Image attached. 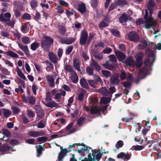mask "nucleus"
<instances>
[{"mask_svg":"<svg viewBox=\"0 0 161 161\" xmlns=\"http://www.w3.org/2000/svg\"><path fill=\"white\" fill-rule=\"evenodd\" d=\"M156 24V21L151 16L148 18L144 19V25L145 27L148 29H150L155 26Z\"/></svg>","mask_w":161,"mask_h":161,"instance_id":"nucleus-1","label":"nucleus"},{"mask_svg":"<svg viewBox=\"0 0 161 161\" xmlns=\"http://www.w3.org/2000/svg\"><path fill=\"white\" fill-rule=\"evenodd\" d=\"M53 42V41L52 38L48 36H44L42 42V47L44 49L47 50L49 48L48 46Z\"/></svg>","mask_w":161,"mask_h":161,"instance_id":"nucleus-2","label":"nucleus"},{"mask_svg":"<svg viewBox=\"0 0 161 161\" xmlns=\"http://www.w3.org/2000/svg\"><path fill=\"white\" fill-rule=\"evenodd\" d=\"M110 61L114 62H116L117 61L116 58L114 55H110L109 56V60L107 61L105 64H103V65L106 69L112 70L114 69V66L108 64Z\"/></svg>","mask_w":161,"mask_h":161,"instance_id":"nucleus-3","label":"nucleus"},{"mask_svg":"<svg viewBox=\"0 0 161 161\" xmlns=\"http://www.w3.org/2000/svg\"><path fill=\"white\" fill-rule=\"evenodd\" d=\"M84 109L87 112L90 111L91 114H94L100 113L101 109L99 107H97L95 106H91L90 107V109L86 106L84 107Z\"/></svg>","mask_w":161,"mask_h":161,"instance_id":"nucleus-4","label":"nucleus"},{"mask_svg":"<svg viewBox=\"0 0 161 161\" xmlns=\"http://www.w3.org/2000/svg\"><path fill=\"white\" fill-rule=\"evenodd\" d=\"M129 39L131 41L136 42L139 40V35L136 32L132 31L130 32L128 35Z\"/></svg>","mask_w":161,"mask_h":161,"instance_id":"nucleus-5","label":"nucleus"},{"mask_svg":"<svg viewBox=\"0 0 161 161\" xmlns=\"http://www.w3.org/2000/svg\"><path fill=\"white\" fill-rule=\"evenodd\" d=\"M88 37L87 33L85 31L81 32L80 38V44L81 45H85L86 42Z\"/></svg>","mask_w":161,"mask_h":161,"instance_id":"nucleus-6","label":"nucleus"},{"mask_svg":"<svg viewBox=\"0 0 161 161\" xmlns=\"http://www.w3.org/2000/svg\"><path fill=\"white\" fill-rule=\"evenodd\" d=\"M11 15L9 13L2 14L0 15V20L3 22H7L10 20Z\"/></svg>","mask_w":161,"mask_h":161,"instance_id":"nucleus-7","label":"nucleus"},{"mask_svg":"<svg viewBox=\"0 0 161 161\" xmlns=\"http://www.w3.org/2000/svg\"><path fill=\"white\" fill-rule=\"evenodd\" d=\"M148 9L151 15L155 9V6L154 0H150L147 5Z\"/></svg>","mask_w":161,"mask_h":161,"instance_id":"nucleus-8","label":"nucleus"},{"mask_svg":"<svg viewBox=\"0 0 161 161\" xmlns=\"http://www.w3.org/2000/svg\"><path fill=\"white\" fill-rule=\"evenodd\" d=\"M48 56L50 60L53 63H57L58 59L57 56L52 52H50L48 53Z\"/></svg>","mask_w":161,"mask_h":161,"instance_id":"nucleus-9","label":"nucleus"},{"mask_svg":"<svg viewBox=\"0 0 161 161\" xmlns=\"http://www.w3.org/2000/svg\"><path fill=\"white\" fill-rule=\"evenodd\" d=\"M110 80L111 83L116 85H117L119 81L118 76L116 74L113 75Z\"/></svg>","mask_w":161,"mask_h":161,"instance_id":"nucleus-10","label":"nucleus"},{"mask_svg":"<svg viewBox=\"0 0 161 161\" xmlns=\"http://www.w3.org/2000/svg\"><path fill=\"white\" fill-rule=\"evenodd\" d=\"M78 11L81 14H83L86 11V7L85 3L81 2L79 3L78 8Z\"/></svg>","mask_w":161,"mask_h":161,"instance_id":"nucleus-11","label":"nucleus"},{"mask_svg":"<svg viewBox=\"0 0 161 161\" xmlns=\"http://www.w3.org/2000/svg\"><path fill=\"white\" fill-rule=\"evenodd\" d=\"M115 53L118 58L120 61H122L126 58V56L119 51H115Z\"/></svg>","mask_w":161,"mask_h":161,"instance_id":"nucleus-12","label":"nucleus"},{"mask_svg":"<svg viewBox=\"0 0 161 161\" xmlns=\"http://www.w3.org/2000/svg\"><path fill=\"white\" fill-rule=\"evenodd\" d=\"M75 39L73 38H69L65 39H62L61 42L63 43H66L67 44H70L74 42Z\"/></svg>","mask_w":161,"mask_h":161,"instance_id":"nucleus-13","label":"nucleus"},{"mask_svg":"<svg viewBox=\"0 0 161 161\" xmlns=\"http://www.w3.org/2000/svg\"><path fill=\"white\" fill-rule=\"evenodd\" d=\"M43 132L42 131H31L29 132V135L33 137H36L42 135Z\"/></svg>","mask_w":161,"mask_h":161,"instance_id":"nucleus-14","label":"nucleus"},{"mask_svg":"<svg viewBox=\"0 0 161 161\" xmlns=\"http://www.w3.org/2000/svg\"><path fill=\"white\" fill-rule=\"evenodd\" d=\"M19 47L27 55H29V52L27 46L23 45L20 43H18Z\"/></svg>","mask_w":161,"mask_h":161,"instance_id":"nucleus-15","label":"nucleus"},{"mask_svg":"<svg viewBox=\"0 0 161 161\" xmlns=\"http://www.w3.org/2000/svg\"><path fill=\"white\" fill-rule=\"evenodd\" d=\"M124 63L127 66H133L135 64V61L130 57L127 58Z\"/></svg>","mask_w":161,"mask_h":161,"instance_id":"nucleus-16","label":"nucleus"},{"mask_svg":"<svg viewBox=\"0 0 161 161\" xmlns=\"http://www.w3.org/2000/svg\"><path fill=\"white\" fill-rule=\"evenodd\" d=\"M130 157V155L129 154H125L124 153H119L117 156L118 158H121L124 159H128Z\"/></svg>","mask_w":161,"mask_h":161,"instance_id":"nucleus-17","label":"nucleus"},{"mask_svg":"<svg viewBox=\"0 0 161 161\" xmlns=\"http://www.w3.org/2000/svg\"><path fill=\"white\" fill-rule=\"evenodd\" d=\"M70 79L73 83H75L77 82L78 81V78L77 74L74 72L71 73Z\"/></svg>","mask_w":161,"mask_h":161,"instance_id":"nucleus-18","label":"nucleus"},{"mask_svg":"<svg viewBox=\"0 0 161 161\" xmlns=\"http://www.w3.org/2000/svg\"><path fill=\"white\" fill-rule=\"evenodd\" d=\"M67 152V149H62L61 150L58 157V160L62 161Z\"/></svg>","mask_w":161,"mask_h":161,"instance_id":"nucleus-19","label":"nucleus"},{"mask_svg":"<svg viewBox=\"0 0 161 161\" xmlns=\"http://www.w3.org/2000/svg\"><path fill=\"white\" fill-rule=\"evenodd\" d=\"M80 83L81 86L83 88L87 89L88 88V85L86 80L83 78H81L80 80Z\"/></svg>","mask_w":161,"mask_h":161,"instance_id":"nucleus-20","label":"nucleus"},{"mask_svg":"<svg viewBox=\"0 0 161 161\" xmlns=\"http://www.w3.org/2000/svg\"><path fill=\"white\" fill-rule=\"evenodd\" d=\"M36 112L37 116L40 118H41L44 115L43 110L39 106L37 107Z\"/></svg>","mask_w":161,"mask_h":161,"instance_id":"nucleus-21","label":"nucleus"},{"mask_svg":"<svg viewBox=\"0 0 161 161\" xmlns=\"http://www.w3.org/2000/svg\"><path fill=\"white\" fill-rule=\"evenodd\" d=\"M128 16L126 15L125 14H122V16L119 18V20L120 23H124L128 20Z\"/></svg>","mask_w":161,"mask_h":161,"instance_id":"nucleus-22","label":"nucleus"},{"mask_svg":"<svg viewBox=\"0 0 161 161\" xmlns=\"http://www.w3.org/2000/svg\"><path fill=\"white\" fill-rule=\"evenodd\" d=\"M74 67L78 71H80V68L79 61V60L76 58L73 61Z\"/></svg>","mask_w":161,"mask_h":161,"instance_id":"nucleus-23","label":"nucleus"},{"mask_svg":"<svg viewBox=\"0 0 161 161\" xmlns=\"http://www.w3.org/2000/svg\"><path fill=\"white\" fill-rule=\"evenodd\" d=\"M111 100V98L108 97H103L100 100V103L104 104H106L109 103Z\"/></svg>","mask_w":161,"mask_h":161,"instance_id":"nucleus-24","label":"nucleus"},{"mask_svg":"<svg viewBox=\"0 0 161 161\" xmlns=\"http://www.w3.org/2000/svg\"><path fill=\"white\" fill-rule=\"evenodd\" d=\"M96 153H90L88 155V158L86 161H95Z\"/></svg>","mask_w":161,"mask_h":161,"instance_id":"nucleus-25","label":"nucleus"},{"mask_svg":"<svg viewBox=\"0 0 161 161\" xmlns=\"http://www.w3.org/2000/svg\"><path fill=\"white\" fill-rule=\"evenodd\" d=\"M16 71L18 75L19 76V77L23 80H25L26 79V78L25 76L23 73L21 72L19 67L16 68Z\"/></svg>","mask_w":161,"mask_h":161,"instance_id":"nucleus-26","label":"nucleus"},{"mask_svg":"<svg viewBox=\"0 0 161 161\" xmlns=\"http://www.w3.org/2000/svg\"><path fill=\"white\" fill-rule=\"evenodd\" d=\"M91 65L97 70H99L100 69V67L98 64L94 60H92Z\"/></svg>","mask_w":161,"mask_h":161,"instance_id":"nucleus-27","label":"nucleus"},{"mask_svg":"<svg viewBox=\"0 0 161 161\" xmlns=\"http://www.w3.org/2000/svg\"><path fill=\"white\" fill-rule=\"evenodd\" d=\"M5 53L9 56L11 57H14L15 58L18 57V55L16 53L11 51H9L5 52Z\"/></svg>","mask_w":161,"mask_h":161,"instance_id":"nucleus-28","label":"nucleus"},{"mask_svg":"<svg viewBox=\"0 0 161 161\" xmlns=\"http://www.w3.org/2000/svg\"><path fill=\"white\" fill-rule=\"evenodd\" d=\"M96 59L98 60H100L103 58V55L98 53H95L93 54Z\"/></svg>","mask_w":161,"mask_h":161,"instance_id":"nucleus-29","label":"nucleus"},{"mask_svg":"<svg viewBox=\"0 0 161 161\" xmlns=\"http://www.w3.org/2000/svg\"><path fill=\"white\" fill-rule=\"evenodd\" d=\"M2 132L3 133V134L4 136H5L7 137L9 136H10L11 135V134L10 132L7 129H3L2 130ZM4 137V136H3V138H2V140L3 141L4 140L3 139Z\"/></svg>","mask_w":161,"mask_h":161,"instance_id":"nucleus-30","label":"nucleus"},{"mask_svg":"<svg viewBox=\"0 0 161 161\" xmlns=\"http://www.w3.org/2000/svg\"><path fill=\"white\" fill-rule=\"evenodd\" d=\"M46 79L47 81L50 83L51 86H53L54 85V79L53 77L49 75H47L46 76Z\"/></svg>","mask_w":161,"mask_h":161,"instance_id":"nucleus-31","label":"nucleus"},{"mask_svg":"<svg viewBox=\"0 0 161 161\" xmlns=\"http://www.w3.org/2000/svg\"><path fill=\"white\" fill-rule=\"evenodd\" d=\"M36 148L37 153V156L39 157L42 153L43 147L42 146L39 145L38 146H36Z\"/></svg>","mask_w":161,"mask_h":161,"instance_id":"nucleus-32","label":"nucleus"},{"mask_svg":"<svg viewBox=\"0 0 161 161\" xmlns=\"http://www.w3.org/2000/svg\"><path fill=\"white\" fill-rule=\"evenodd\" d=\"M116 3L117 5L120 6H123L126 5L127 4V2L126 1L124 0H118Z\"/></svg>","mask_w":161,"mask_h":161,"instance_id":"nucleus-33","label":"nucleus"},{"mask_svg":"<svg viewBox=\"0 0 161 161\" xmlns=\"http://www.w3.org/2000/svg\"><path fill=\"white\" fill-rule=\"evenodd\" d=\"M46 105L48 107H53L57 106L58 104L54 101H53L47 103Z\"/></svg>","mask_w":161,"mask_h":161,"instance_id":"nucleus-34","label":"nucleus"},{"mask_svg":"<svg viewBox=\"0 0 161 161\" xmlns=\"http://www.w3.org/2000/svg\"><path fill=\"white\" fill-rule=\"evenodd\" d=\"M99 91L102 95H107L108 94V92L105 88H102L99 90Z\"/></svg>","mask_w":161,"mask_h":161,"instance_id":"nucleus-35","label":"nucleus"},{"mask_svg":"<svg viewBox=\"0 0 161 161\" xmlns=\"http://www.w3.org/2000/svg\"><path fill=\"white\" fill-rule=\"evenodd\" d=\"M89 85L92 87L96 88L97 85V82L94 80H90L88 81Z\"/></svg>","mask_w":161,"mask_h":161,"instance_id":"nucleus-36","label":"nucleus"},{"mask_svg":"<svg viewBox=\"0 0 161 161\" xmlns=\"http://www.w3.org/2000/svg\"><path fill=\"white\" fill-rule=\"evenodd\" d=\"M12 147H8L6 145H4L0 148V151L2 152H5L9 150Z\"/></svg>","mask_w":161,"mask_h":161,"instance_id":"nucleus-37","label":"nucleus"},{"mask_svg":"<svg viewBox=\"0 0 161 161\" xmlns=\"http://www.w3.org/2000/svg\"><path fill=\"white\" fill-rule=\"evenodd\" d=\"M144 148V146L136 145L132 146L131 149L133 150H140L143 149Z\"/></svg>","mask_w":161,"mask_h":161,"instance_id":"nucleus-38","label":"nucleus"},{"mask_svg":"<svg viewBox=\"0 0 161 161\" xmlns=\"http://www.w3.org/2000/svg\"><path fill=\"white\" fill-rule=\"evenodd\" d=\"M123 145V142L122 141L119 140L118 141L115 145L116 150H118L119 148L121 147Z\"/></svg>","mask_w":161,"mask_h":161,"instance_id":"nucleus-39","label":"nucleus"},{"mask_svg":"<svg viewBox=\"0 0 161 161\" xmlns=\"http://www.w3.org/2000/svg\"><path fill=\"white\" fill-rule=\"evenodd\" d=\"M102 74L107 77L111 76V74L110 72L106 70H102L101 71Z\"/></svg>","mask_w":161,"mask_h":161,"instance_id":"nucleus-40","label":"nucleus"},{"mask_svg":"<svg viewBox=\"0 0 161 161\" xmlns=\"http://www.w3.org/2000/svg\"><path fill=\"white\" fill-rule=\"evenodd\" d=\"M147 72V69L145 68L141 69L139 72V76H144L146 74Z\"/></svg>","mask_w":161,"mask_h":161,"instance_id":"nucleus-41","label":"nucleus"},{"mask_svg":"<svg viewBox=\"0 0 161 161\" xmlns=\"http://www.w3.org/2000/svg\"><path fill=\"white\" fill-rule=\"evenodd\" d=\"M28 102H29L31 104H34L35 103V100L32 96H29L27 97Z\"/></svg>","mask_w":161,"mask_h":161,"instance_id":"nucleus-42","label":"nucleus"},{"mask_svg":"<svg viewBox=\"0 0 161 161\" xmlns=\"http://www.w3.org/2000/svg\"><path fill=\"white\" fill-rule=\"evenodd\" d=\"M39 44L36 42H34L31 45V48L33 51L35 50L39 47Z\"/></svg>","mask_w":161,"mask_h":161,"instance_id":"nucleus-43","label":"nucleus"},{"mask_svg":"<svg viewBox=\"0 0 161 161\" xmlns=\"http://www.w3.org/2000/svg\"><path fill=\"white\" fill-rule=\"evenodd\" d=\"M27 25L25 24L21 26V30L23 33H25L27 32Z\"/></svg>","mask_w":161,"mask_h":161,"instance_id":"nucleus-44","label":"nucleus"},{"mask_svg":"<svg viewBox=\"0 0 161 161\" xmlns=\"http://www.w3.org/2000/svg\"><path fill=\"white\" fill-rule=\"evenodd\" d=\"M85 118L83 117H80L77 120V123L79 125H81L82 124L85 123Z\"/></svg>","mask_w":161,"mask_h":161,"instance_id":"nucleus-45","label":"nucleus"},{"mask_svg":"<svg viewBox=\"0 0 161 161\" xmlns=\"http://www.w3.org/2000/svg\"><path fill=\"white\" fill-rule=\"evenodd\" d=\"M4 116L5 117H8L11 115L10 112L8 109H3Z\"/></svg>","mask_w":161,"mask_h":161,"instance_id":"nucleus-46","label":"nucleus"},{"mask_svg":"<svg viewBox=\"0 0 161 161\" xmlns=\"http://www.w3.org/2000/svg\"><path fill=\"white\" fill-rule=\"evenodd\" d=\"M22 41L23 43L25 44H27L30 42V38L26 36L23 37L22 38Z\"/></svg>","mask_w":161,"mask_h":161,"instance_id":"nucleus-47","label":"nucleus"},{"mask_svg":"<svg viewBox=\"0 0 161 161\" xmlns=\"http://www.w3.org/2000/svg\"><path fill=\"white\" fill-rule=\"evenodd\" d=\"M15 20L14 19H12L11 20L7 22V24L8 26H10L12 28H13L15 23Z\"/></svg>","mask_w":161,"mask_h":161,"instance_id":"nucleus-48","label":"nucleus"},{"mask_svg":"<svg viewBox=\"0 0 161 161\" xmlns=\"http://www.w3.org/2000/svg\"><path fill=\"white\" fill-rule=\"evenodd\" d=\"M45 126V122L43 120H41L37 125V127L39 128H42Z\"/></svg>","mask_w":161,"mask_h":161,"instance_id":"nucleus-49","label":"nucleus"},{"mask_svg":"<svg viewBox=\"0 0 161 161\" xmlns=\"http://www.w3.org/2000/svg\"><path fill=\"white\" fill-rule=\"evenodd\" d=\"M47 137L45 136L39 137L37 138V141L39 142L43 143L45 142L47 140Z\"/></svg>","mask_w":161,"mask_h":161,"instance_id":"nucleus-50","label":"nucleus"},{"mask_svg":"<svg viewBox=\"0 0 161 161\" xmlns=\"http://www.w3.org/2000/svg\"><path fill=\"white\" fill-rule=\"evenodd\" d=\"M142 54L141 53L139 52L137 53L136 57L137 61H142Z\"/></svg>","mask_w":161,"mask_h":161,"instance_id":"nucleus-51","label":"nucleus"},{"mask_svg":"<svg viewBox=\"0 0 161 161\" xmlns=\"http://www.w3.org/2000/svg\"><path fill=\"white\" fill-rule=\"evenodd\" d=\"M65 70L68 72H71L72 73L73 72L72 71L73 68L70 65H67L65 66Z\"/></svg>","mask_w":161,"mask_h":161,"instance_id":"nucleus-52","label":"nucleus"},{"mask_svg":"<svg viewBox=\"0 0 161 161\" xmlns=\"http://www.w3.org/2000/svg\"><path fill=\"white\" fill-rule=\"evenodd\" d=\"M30 4L32 8H35L37 6V2L35 0L32 1L30 3Z\"/></svg>","mask_w":161,"mask_h":161,"instance_id":"nucleus-53","label":"nucleus"},{"mask_svg":"<svg viewBox=\"0 0 161 161\" xmlns=\"http://www.w3.org/2000/svg\"><path fill=\"white\" fill-rule=\"evenodd\" d=\"M23 18L25 19L30 20L31 19V16L28 13H25L23 14Z\"/></svg>","mask_w":161,"mask_h":161,"instance_id":"nucleus-54","label":"nucleus"},{"mask_svg":"<svg viewBox=\"0 0 161 161\" xmlns=\"http://www.w3.org/2000/svg\"><path fill=\"white\" fill-rule=\"evenodd\" d=\"M9 143L11 145L14 146L18 144L19 142L17 140L15 139H12L10 140Z\"/></svg>","mask_w":161,"mask_h":161,"instance_id":"nucleus-55","label":"nucleus"},{"mask_svg":"<svg viewBox=\"0 0 161 161\" xmlns=\"http://www.w3.org/2000/svg\"><path fill=\"white\" fill-rule=\"evenodd\" d=\"M86 71L90 75H92L93 72L92 69L90 67H87Z\"/></svg>","mask_w":161,"mask_h":161,"instance_id":"nucleus-56","label":"nucleus"},{"mask_svg":"<svg viewBox=\"0 0 161 161\" xmlns=\"http://www.w3.org/2000/svg\"><path fill=\"white\" fill-rule=\"evenodd\" d=\"M126 73L124 71H122L120 74V77L121 80H124L125 78L126 77Z\"/></svg>","mask_w":161,"mask_h":161,"instance_id":"nucleus-57","label":"nucleus"},{"mask_svg":"<svg viewBox=\"0 0 161 161\" xmlns=\"http://www.w3.org/2000/svg\"><path fill=\"white\" fill-rule=\"evenodd\" d=\"M51 100V93L49 92H47V93L46 97V101L47 102Z\"/></svg>","mask_w":161,"mask_h":161,"instance_id":"nucleus-58","label":"nucleus"},{"mask_svg":"<svg viewBox=\"0 0 161 161\" xmlns=\"http://www.w3.org/2000/svg\"><path fill=\"white\" fill-rule=\"evenodd\" d=\"M94 35L92 34H90L88 38L87 43L88 44H89L92 42V40L94 37Z\"/></svg>","mask_w":161,"mask_h":161,"instance_id":"nucleus-59","label":"nucleus"},{"mask_svg":"<svg viewBox=\"0 0 161 161\" xmlns=\"http://www.w3.org/2000/svg\"><path fill=\"white\" fill-rule=\"evenodd\" d=\"M108 24L106 22L104 21H102L100 24L99 25L100 27L103 28L108 26Z\"/></svg>","mask_w":161,"mask_h":161,"instance_id":"nucleus-60","label":"nucleus"},{"mask_svg":"<svg viewBox=\"0 0 161 161\" xmlns=\"http://www.w3.org/2000/svg\"><path fill=\"white\" fill-rule=\"evenodd\" d=\"M90 103L92 104H95L97 103L98 100L96 97H92L90 98Z\"/></svg>","mask_w":161,"mask_h":161,"instance_id":"nucleus-61","label":"nucleus"},{"mask_svg":"<svg viewBox=\"0 0 161 161\" xmlns=\"http://www.w3.org/2000/svg\"><path fill=\"white\" fill-rule=\"evenodd\" d=\"M27 115L29 117L32 118L34 116V113L32 111L28 110L27 111Z\"/></svg>","mask_w":161,"mask_h":161,"instance_id":"nucleus-62","label":"nucleus"},{"mask_svg":"<svg viewBox=\"0 0 161 161\" xmlns=\"http://www.w3.org/2000/svg\"><path fill=\"white\" fill-rule=\"evenodd\" d=\"M12 109L13 113L16 114H18L20 111V110L18 108L15 107H13Z\"/></svg>","mask_w":161,"mask_h":161,"instance_id":"nucleus-63","label":"nucleus"},{"mask_svg":"<svg viewBox=\"0 0 161 161\" xmlns=\"http://www.w3.org/2000/svg\"><path fill=\"white\" fill-rule=\"evenodd\" d=\"M111 33L114 36H119V33L118 31L116 30H112L111 31Z\"/></svg>","mask_w":161,"mask_h":161,"instance_id":"nucleus-64","label":"nucleus"}]
</instances>
